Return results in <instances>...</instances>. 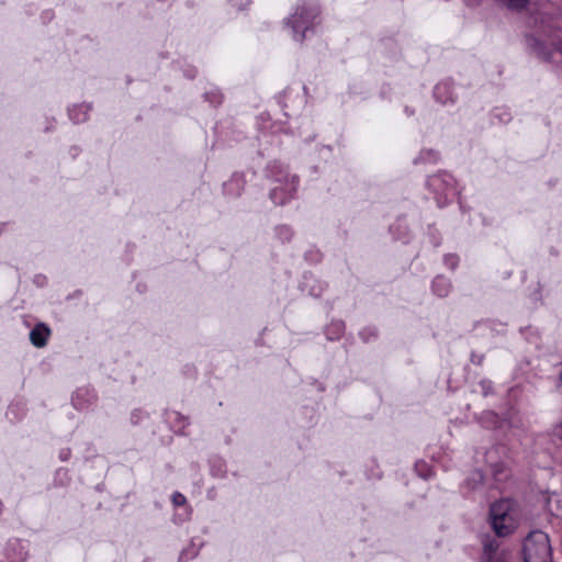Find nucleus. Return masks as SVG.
Here are the masks:
<instances>
[{"label":"nucleus","instance_id":"9","mask_svg":"<svg viewBox=\"0 0 562 562\" xmlns=\"http://www.w3.org/2000/svg\"><path fill=\"white\" fill-rule=\"evenodd\" d=\"M555 434L562 438V423L555 428Z\"/></svg>","mask_w":562,"mask_h":562},{"label":"nucleus","instance_id":"1","mask_svg":"<svg viewBox=\"0 0 562 562\" xmlns=\"http://www.w3.org/2000/svg\"><path fill=\"white\" fill-rule=\"evenodd\" d=\"M494 531L499 537L512 533L518 524V513L509 499L494 503L490 510Z\"/></svg>","mask_w":562,"mask_h":562},{"label":"nucleus","instance_id":"7","mask_svg":"<svg viewBox=\"0 0 562 562\" xmlns=\"http://www.w3.org/2000/svg\"><path fill=\"white\" fill-rule=\"evenodd\" d=\"M172 503L175 506H182L186 504V497L181 493L176 492L172 495Z\"/></svg>","mask_w":562,"mask_h":562},{"label":"nucleus","instance_id":"2","mask_svg":"<svg viewBox=\"0 0 562 562\" xmlns=\"http://www.w3.org/2000/svg\"><path fill=\"white\" fill-rule=\"evenodd\" d=\"M524 562H551V547L542 531L531 532L524 542Z\"/></svg>","mask_w":562,"mask_h":562},{"label":"nucleus","instance_id":"5","mask_svg":"<svg viewBox=\"0 0 562 562\" xmlns=\"http://www.w3.org/2000/svg\"><path fill=\"white\" fill-rule=\"evenodd\" d=\"M434 291L438 296H446L449 292L450 284L443 277H437L432 284Z\"/></svg>","mask_w":562,"mask_h":562},{"label":"nucleus","instance_id":"6","mask_svg":"<svg viewBox=\"0 0 562 562\" xmlns=\"http://www.w3.org/2000/svg\"><path fill=\"white\" fill-rule=\"evenodd\" d=\"M495 1L504 8H507L510 10H516V11L525 9L529 3V0H495Z\"/></svg>","mask_w":562,"mask_h":562},{"label":"nucleus","instance_id":"4","mask_svg":"<svg viewBox=\"0 0 562 562\" xmlns=\"http://www.w3.org/2000/svg\"><path fill=\"white\" fill-rule=\"evenodd\" d=\"M50 334L49 328L44 324L36 325L30 333L31 342L37 347L42 348L47 344V338Z\"/></svg>","mask_w":562,"mask_h":562},{"label":"nucleus","instance_id":"3","mask_svg":"<svg viewBox=\"0 0 562 562\" xmlns=\"http://www.w3.org/2000/svg\"><path fill=\"white\" fill-rule=\"evenodd\" d=\"M316 16L315 9H305L299 8L294 15L291 18L289 23H291L294 38L299 42H302L305 37V32L308 30V25L312 23L313 19Z\"/></svg>","mask_w":562,"mask_h":562},{"label":"nucleus","instance_id":"8","mask_svg":"<svg viewBox=\"0 0 562 562\" xmlns=\"http://www.w3.org/2000/svg\"><path fill=\"white\" fill-rule=\"evenodd\" d=\"M279 193V189L278 188H274L270 195H271V199L273 200L274 203H279V204H282L283 203V200H278L277 195Z\"/></svg>","mask_w":562,"mask_h":562}]
</instances>
